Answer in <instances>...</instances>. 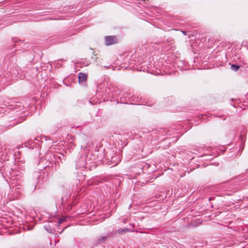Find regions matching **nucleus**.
I'll use <instances>...</instances> for the list:
<instances>
[{
	"mask_svg": "<svg viewBox=\"0 0 248 248\" xmlns=\"http://www.w3.org/2000/svg\"><path fill=\"white\" fill-rule=\"evenodd\" d=\"M105 43L106 45H111L117 43L116 38L113 36H107L105 37Z\"/></svg>",
	"mask_w": 248,
	"mask_h": 248,
	"instance_id": "nucleus-1",
	"label": "nucleus"
},
{
	"mask_svg": "<svg viewBox=\"0 0 248 248\" xmlns=\"http://www.w3.org/2000/svg\"><path fill=\"white\" fill-rule=\"evenodd\" d=\"M87 76L86 74L80 73L78 76V81L79 83L83 82L85 81L87 79Z\"/></svg>",
	"mask_w": 248,
	"mask_h": 248,
	"instance_id": "nucleus-2",
	"label": "nucleus"
},
{
	"mask_svg": "<svg viewBox=\"0 0 248 248\" xmlns=\"http://www.w3.org/2000/svg\"><path fill=\"white\" fill-rule=\"evenodd\" d=\"M239 68V66L237 65H235V64H232V69L235 71H237Z\"/></svg>",
	"mask_w": 248,
	"mask_h": 248,
	"instance_id": "nucleus-3",
	"label": "nucleus"
},
{
	"mask_svg": "<svg viewBox=\"0 0 248 248\" xmlns=\"http://www.w3.org/2000/svg\"><path fill=\"white\" fill-rule=\"evenodd\" d=\"M128 230L126 228H125L124 229H119L118 230V232L120 234V233H122L123 232H126L128 231Z\"/></svg>",
	"mask_w": 248,
	"mask_h": 248,
	"instance_id": "nucleus-4",
	"label": "nucleus"
},
{
	"mask_svg": "<svg viewBox=\"0 0 248 248\" xmlns=\"http://www.w3.org/2000/svg\"><path fill=\"white\" fill-rule=\"evenodd\" d=\"M107 237L106 236H102L100 239H99V242L102 243L105 242L106 240Z\"/></svg>",
	"mask_w": 248,
	"mask_h": 248,
	"instance_id": "nucleus-5",
	"label": "nucleus"
},
{
	"mask_svg": "<svg viewBox=\"0 0 248 248\" xmlns=\"http://www.w3.org/2000/svg\"><path fill=\"white\" fill-rule=\"evenodd\" d=\"M116 157L115 156H114L112 157V160H113L114 159V158Z\"/></svg>",
	"mask_w": 248,
	"mask_h": 248,
	"instance_id": "nucleus-6",
	"label": "nucleus"
}]
</instances>
